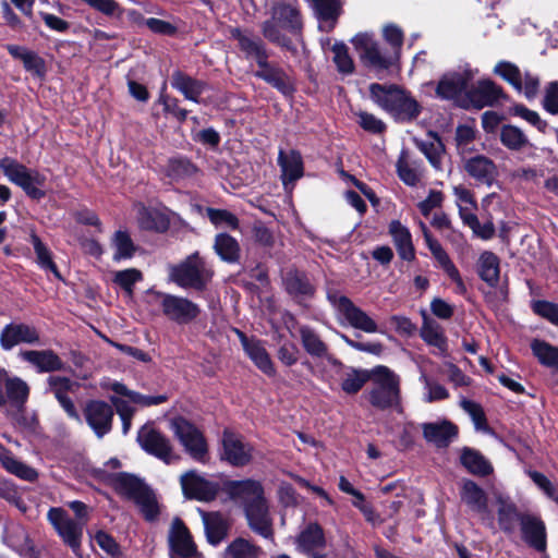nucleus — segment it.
I'll return each mask as SVG.
<instances>
[{"label": "nucleus", "instance_id": "obj_5", "mask_svg": "<svg viewBox=\"0 0 558 558\" xmlns=\"http://www.w3.org/2000/svg\"><path fill=\"white\" fill-rule=\"evenodd\" d=\"M213 276V269L198 252H194L180 263L169 266V280L183 289L203 291Z\"/></svg>", "mask_w": 558, "mask_h": 558}, {"label": "nucleus", "instance_id": "obj_3", "mask_svg": "<svg viewBox=\"0 0 558 558\" xmlns=\"http://www.w3.org/2000/svg\"><path fill=\"white\" fill-rule=\"evenodd\" d=\"M302 26V16L296 0H287L272 7L271 19L264 22L262 32L269 41L289 48L290 40L281 33V29L296 35L301 32Z\"/></svg>", "mask_w": 558, "mask_h": 558}, {"label": "nucleus", "instance_id": "obj_62", "mask_svg": "<svg viewBox=\"0 0 558 558\" xmlns=\"http://www.w3.org/2000/svg\"><path fill=\"white\" fill-rule=\"evenodd\" d=\"M420 379L426 389V395L424 398L426 402L430 403L434 401L445 400L449 397V393L444 386L432 381L425 374H422Z\"/></svg>", "mask_w": 558, "mask_h": 558}, {"label": "nucleus", "instance_id": "obj_47", "mask_svg": "<svg viewBox=\"0 0 558 558\" xmlns=\"http://www.w3.org/2000/svg\"><path fill=\"white\" fill-rule=\"evenodd\" d=\"M478 275L489 286L494 287L499 280V259L492 252H484L478 259Z\"/></svg>", "mask_w": 558, "mask_h": 558}, {"label": "nucleus", "instance_id": "obj_10", "mask_svg": "<svg viewBox=\"0 0 558 558\" xmlns=\"http://www.w3.org/2000/svg\"><path fill=\"white\" fill-rule=\"evenodd\" d=\"M170 427L186 452L193 459L204 462L207 454V442L203 434L183 417L171 420Z\"/></svg>", "mask_w": 558, "mask_h": 558}, {"label": "nucleus", "instance_id": "obj_31", "mask_svg": "<svg viewBox=\"0 0 558 558\" xmlns=\"http://www.w3.org/2000/svg\"><path fill=\"white\" fill-rule=\"evenodd\" d=\"M230 34L232 38L238 40L239 47L245 53V57L254 59L257 65L268 59V52L260 38L244 33L239 28H232Z\"/></svg>", "mask_w": 558, "mask_h": 558}, {"label": "nucleus", "instance_id": "obj_59", "mask_svg": "<svg viewBox=\"0 0 558 558\" xmlns=\"http://www.w3.org/2000/svg\"><path fill=\"white\" fill-rule=\"evenodd\" d=\"M333 62L342 74H351L354 70V63L349 56L348 48L344 44H335L332 46Z\"/></svg>", "mask_w": 558, "mask_h": 558}, {"label": "nucleus", "instance_id": "obj_16", "mask_svg": "<svg viewBox=\"0 0 558 558\" xmlns=\"http://www.w3.org/2000/svg\"><path fill=\"white\" fill-rule=\"evenodd\" d=\"M495 73L511 84L518 92L524 93L527 98H534L538 92L539 81L537 77L525 73L522 76L517 65L510 62L501 61L496 64Z\"/></svg>", "mask_w": 558, "mask_h": 558}, {"label": "nucleus", "instance_id": "obj_29", "mask_svg": "<svg viewBox=\"0 0 558 558\" xmlns=\"http://www.w3.org/2000/svg\"><path fill=\"white\" fill-rule=\"evenodd\" d=\"M468 97L476 108L492 106L504 97L501 88L490 80H483L468 90Z\"/></svg>", "mask_w": 558, "mask_h": 558}, {"label": "nucleus", "instance_id": "obj_26", "mask_svg": "<svg viewBox=\"0 0 558 558\" xmlns=\"http://www.w3.org/2000/svg\"><path fill=\"white\" fill-rule=\"evenodd\" d=\"M422 429L426 441L438 448L448 447L458 435V427L449 421L424 423Z\"/></svg>", "mask_w": 558, "mask_h": 558}, {"label": "nucleus", "instance_id": "obj_42", "mask_svg": "<svg viewBox=\"0 0 558 558\" xmlns=\"http://www.w3.org/2000/svg\"><path fill=\"white\" fill-rule=\"evenodd\" d=\"M264 550L244 537L234 538L225 549V558H263Z\"/></svg>", "mask_w": 558, "mask_h": 558}, {"label": "nucleus", "instance_id": "obj_44", "mask_svg": "<svg viewBox=\"0 0 558 558\" xmlns=\"http://www.w3.org/2000/svg\"><path fill=\"white\" fill-rule=\"evenodd\" d=\"M29 241L36 254V263L44 270H50L56 278L62 279L57 265L52 259V253L36 233H31Z\"/></svg>", "mask_w": 558, "mask_h": 558}, {"label": "nucleus", "instance_id": "obj_57", "mask_svg": "<svg viewBox=\"0 0 558 558\" xmlns=\"http://www.w3.org/2000/svg\"><path fill=\"white\" fill-rule=\"evenodd\" d=\"M197 171L196 166L184 158L171 159L168 165V175L174 180L193 178Z\"/></svg>", "mask_w": 558, "mask_h": 558}, {"label": "nucleus", "instance_id": "obj_12", "mask_svg": "<svg viewBox=\"0 0 558 558\" xmlns=\"http://www.w3.org/2000/svg\"><path fill=\"white\" fill-rule=\"evenodd\" d=\"M47 518L63 542L74 553H77L81 547L83 529L86 524L71 518L62 508H51L47 513Z\"/></svg>", "mask_w": 558, "mask_h": 558}, {"label": "nucleus", "instance_id": "obj_54", "mask_svg": "<svg viewBox=\"0 0 558 558\" xmlns=\"http://www.w3.org/2000/svg\"><path fill=\"white\" fill-rule=\"evenodd\" d=\"M138 506L141 512L147 520L156 519L158 514V504L154 493L145 486L133 499Z\"/></svg>", "mask_w": 558, "mask_h": 558}, {"label": "nucleus", "instance_id": "obj_4", "mask_svg": "<svg viewBox=\"0 0 558 558\" xmlns=\"http://www.w3.org/2000/svg\"><path fill=\"white\" fill-rule=\"evenodd\" d=\"M369 93L372 99L397 120L411 121L421 112L418 102L396 85L374 83L369 86Z\"/></svg>", "mask_w": 558, "mask_h": 558}, {"label": "nucleus", "instance_id": "obj_13", "mask_svg": "<svg viewBox=\"0 0 558 558\" xmlns=\"http://www.w3.org/2000/svg\"><path fill=\"white\" fill-rule=\"evenodd\" d=\"M180 484L186 498L205 502L214 500L220 490L218 483L206 478L194 470L183 473Z\"/></svg>", "mask_w": 558, "mask_h": 558}, {"label": "nucleus", "instance_id": "obj_23", "mask_svg": "<svg viewBox=\"0 0 558 558\" xmlns=\"http://www.w3.org/2000/svg\"><path fill=\"white\" fill-rule=\"evenodd\" d=\"M295 544L300 551L313 558H323L317 555L326 546L323 527L317 523H308L296 536Z\"/></svg>", "mask_w": 558, "mask_h": 558}, {"label": "nucleus", "instance_id": "obj_64", "mask_svg": "<svg viewBox=\"0 0 558 558\" xmlns=\"http://www.w3.org/2000/svg\"><path fill=\"white\" fill-rule=\"evenodd\" d=\"M533 311L550 323L558 325V304L547 301H536L533 303Z\"/></svg>", "mask_w": 558, "mask_h": 558}, {"label": "nucleus", "instance_id": "obj_7", "mask_svg": "<svg viewBox=\"0 0 558 558\" xmlns=\"http://www.w3.org/2000/svg\"><path fill=\"white\" fill-rule=\"evenodd\" d=\"M0 169L14 184L20 186L31 198L40 199L45 192L40 189L46 177L37 170L28 169L16 160L5 157L0 159Z\"/></svg>", "mask_w": 558, "mask_h": 558}, {"label": "nucleus", "instance_id": "obj_21", "mask_svg": "<svg viewBox=\"0 0 558 558\" xmlns=\"http://www.w3.org/2000/svg\"><path fill=\"white\" fill-rule=\"evenodd\" d=\"M39 342V332L26 324H9L0 333V344L3 350H11L19 343L36 344Z\"/></svg>", "mask_w": 558, "mask_h": 558}, {"label": "nucleus", "instance_id": "obj_50", "mask_svg": "<svg viewBox=\"0 0 558 558\" xmlns=\"http://www.w3.org/2000/svg\"><path fill=\"white\" fill-rule=\"evenodd\" d=\"M461 219L482 240H490L495 235L494 223L489 220L481 223L477 216L468 210V208H461Z\"/></svg>", "mask_w": 558, "mask_h": 558}, {"label": "nucleus", "instance_id": "obj_58", "mask_svg": "<svg viewBox=\"0 0 558 558\" xmlns=\"http://www.w3.org/2000/svg\"><path fill=\"white\" fill-rule=\"evenodd\" d=\"M421 336L427 343L435 347H441L445 343V336L441 327L437 322L427 317L424 318Z\"/></svg>", "mask_w": 558, "mask_h": 558}, {"label": "nucleus", "instance_id": "obj_19", "mask_svg": "<svg viewBox=\"0 0 558 558\" xmlns=\"http://www.w3.org/2000/svg\"><path fill=\"white\" fill-rule=\"evenodd\" d=\"M473 77L474 72L471 69L446 73L437 84L436 95L441 99L456 100L464 92L468 93Z\"/></svg>", "mask_w": 558, "mask_h": 558}, {"label": "nucleus", "instance_id": "obj_53", "mask_svg": "<svg viewBox=\"0 0 558 558\" xmlns=\"http://www.w3.org/2000/svg\"><path fill=\"white\" fill-rule=\"evenodd\" d=\"M397 172L402 182L407 185L415 186L421 179V172L417 166L411 163L405 151H402L397 161Z\"/></svg>", "mask_w": 558, "mask_h": 558}, {"label": "nucleus", "instance_id": "obj_51", "mask_svg": "<svg viewBox=\"0 0 558 558\" xmlns=\"http://www.w3.org/2000/svg\"><path fill=\"white\" fill-rule=\"evenodd\" d=\"M421 229L423 231V235L425 239V243L427 247L429 248L432 255L434 258L439 263L441 268L447 271V269H450L454 266V264L451 262L449 255L446 253V251L442 248L441 244L432 236L430 232L427 230V227L425 223H420Z\"/></svg>", "mask_w": 558, "mask_h": 558}, {"label": "nucleus", "instance_id": "obj_18", "mask_svg": "<svg viewBox=\"0 0 558 558\" xmlns=\"http://www.w3.org/2000/svg\"><path fill=\"white\" fill-rule=\"evenodd\" d=\"M47 391L51 392L66 415L77 422H82L81 416L74 405V402L69 397V393H74L80 385L65 376H49L47 378Z\"/></svg>", "mask_w": 558, "mask_h": 558}, {"label": "nucleus", "instance_id": "obj_60", "mask_svg": "<svg viewBox=\"0 0 558 558\" xmlns=\"http://www.w3.org/2000/svg\"><path fill=\"white\" fill-rule=\"evenodd\" d=\"M207 216L216 227H228L232 230L239 228V219L236 216L226 209L208 208Z\"/></svg>", "mask_w": 558, "mask_h": 558}, {"label": "nucleus", "instance_id": "obj_20", "mask_svg": "<svg viewBox=\"0 0 558 558\" xmlns=\"http://www.w3.org/2000/svg\"><path fill=\"white\" fill-rule=\"evenodd\" d=\"M168 542L172 558H192L197 553L187 527L179 518L171 522Z\"/></svg>", "mask_w": 558, "mask_h": 558}, {"label": "nucleus", "instance_id": "obj_24", "mask_svg": "<svg viewBox=\"0 0 558 558\" xmlns=\"http://www.w3.org/2000/svg\"><path fill=\"white\" fill-rule=\"evenodd\" d=\"M255 76L265 81L283 95H290L294 90L293 81L280 68L268 62V59L258 64Z\"/></svg>", "mask_w": 558, "mask_h": 558}, {"label": "nucleus", "instance_id": "obj_38", "mask_svg": "<svg viewBox=\"0 0 558 558\" xmlns=\"http://www.w3.org/2000/svg\"><path fill=\"white\" fill-rule=\"evenodd\" d=\"M0 463L9 473L14 474L24 481L34 482L38 477V473L34 468L17 460L4 448L0 449Z\"/></svg>", "mask_w": 558, "mask_h": 558}, {"label": "nucleus", "instance_id": "obj_48", "mask_svg": "<svg viewBox=\"0 0 558 558\" xmlns=\"http://www.w3.org/2000/svg\"><path fill=\"white\" fill-rule=\"evenodd\" d=\"M110 389L118 395L128 397L132 402L142 407H150L163 403L167 401V396H145L128 389L123 384L114 381L110 385Z\"/></svg>", "mask_w": 558, "mask_h": 558}, {"label": "nucleus", "instance_id": "obj_56", "mask_svg": "<svg viewBox=\"0 0 558 558\" xmlns=\"http://www.w3.org/2000/svg\"><path fill=\"white\" fill-rule=\"evenodd\" d=\"M113 282L132 296L135 283L143 280V274L136 268L118 270L113 274Z\"/></svg>", "mask_w": 558, "mask_h": 558}, {"label": "nucleus", "instance_id": "obj_55", "mask_svg": "<svg viewBox=\"0 0 558 558\" xmlns=\"http://www.w3.org/2000/svg\"><path fill=\"white\" fill-rule=\"evenodd\" d=\"M531 348L534 355L543 365L557 368L558 348L541 340H534L531 344Z\"/></svg>", "mask_w": 558, "mask_h": 558}, {"label": "nucleus", "instance_id": "obj_9", "mask_svg": "<svg viewBox=\"0 0 558 558\" xmlns=\"http://www.w3.org/2000/svg\"><path fill=\"white\" fill-rule=\"evenodd\" d=\"M352 44L364 64L375 70H386L398 60V53L383 51L368 33L355 35Z\"/></svg>", "mask_w": 558, "mask_h": 558}, {"label": "nucleus", "instance_id": "obj_32", "mask_svg": "<svg viewBox=\"0 0 558 558\" xmlns=\"http://www.w3.org/2000/svg\"><path fill=\"white\" fill-rule=\"evenodd\" d=\"M286 291L294 299L313 296L315 289L306 275L298 269H289L282 277Z\"/></svg>", "mask_w": 558, "mask_h": 558}, {"label": "nucleus", "instance_id": "obj_33", "mask_svg": "<svg viewBox=\"0 0 558 558\" xmlns=\"http://www.w3.org/2000/svg\"><path fill=\"white\" fill-rule=\"evenodd\" d=\"M464 169L470 177L478 182L489 184L496 173V165L492 159L483 155H476L465 160Z\"/></svg>", "mask_w": 558, "mask_h": 558}, {"label": "nucleus", "instance_id": "obj_17", "mask_svg": "<svg viewBox=\"0 0 558 558\" xmlns=\"http://www.w3.org/2000/svg\"><path fill=\"white\" fill-rule=\"evenodd\" d=\"M83 414L86 423L97 437L101 438L111 430L114 413L112 407L107 402L101 400L88 401Z\"/></svg>", "mask_w": 558, "mask_h": 558}, {"label": "nucleus", "instance_id": "obj_28", "mask_svg": "<svg viewBox=\"0 0 558 558\" xmlns=\"http://www.w3.org/2000/svg\"><path fill=\"white\" fill-rule=\"evenodd\" d=\"M278 165L281 169V180L284 187L288 184L294 183L303 175V160L301 154L296 150H290L288 153L282 149L278 154Z\"/></svg>", "mask_w": 558, "mask_h": 558}, {"label": "nucleus", "instance_id": "obj_30", "mask_svg": "<svg viewBox=\"0 0 558 558\" xmlns=\"http://www.w3.org/2000/svg\"><path fill=\"white\" fill-rule=\"evenodd\" d=\"M521 531L523 539L538 551L546 548V531L543 521L538 518L524 514L521 518Z\"/></svg>", "mask_w": 558, "mask_h": 558}, {"label": "nucleus", "instance_id": "obj_15", "mask_svg": "<svg viewBox=\"0 0 558 558\" xmlns=\"http://www.w3.org/2000/svg\"><path fill=\"white\" fill-rule=\"evenodd\" d=\"M137 441L143 450L168 464L177 459L170 440L150 425H144L138 430Z\"/></svg>", "mask_w": 558, "mask_h": 558}, {"label": "nucleus", "instance_id": "obj_40", "mask_svg": "<svg viewBox=\"0 0 558 558\" xmlns=\"http://www.w3.org/2000/svg\"><path fill=\"white\" fill-rule=\"evenodd\" d=\"M460 461L474 475L486 476L493 472L489 461L480 451L472 448H463Z\"/></svg>", "mask_w": 558, "mask_h": 558}, {"label": "nucleus", "instance_id": "obj_43", "mask_svg": "<svg viewBox=\"0 0 558 558\" xmlns=\"http://www.w3.org/2000/svg\"><path fill=\"white\" fill-rule=\"evenodd\" d=\"M499 137L501 144L510 150L519 151L533 146L524 132L511 124L501 126Z\"/></svg>", "mask_w": 558, "mask_h": 558}, {"label": "nucleus", "instance_id": "obj_37", "mask_svg": "<svg viewBox=\"0 0 558 558\" xmlns=\"http://www.w3.org/2000/svg\"><path fill=\"white\" fill-rule=\"evenodd\" d=\"M498 523L500 529L506 533H511L515 530L518 522L521 523L523 517L518 512L515 505L502 495L496 496Z\"/></svg>", "mask_w": 558, "mask_h": 558}, {"label": "nucleus", "instance_id": "obj_25", "mask_svg": "<svg viewBox=\"0 0 558 558\" xmlns=\"http://www.w3.org/2000/svg\"><path fill=\"white\" fill-rule=\"evenodd\" d=\"M240 338L245 353L255 366L265 375L275 376L274 363L263 343L254 338L248 339L243 333H240Z\"/></svg>", "mask_w": 558, "mask_h": 558}, {"label": "nucleus", "instance_id": "obj_2", "mask_svg": "<svg viewBox=\"0 0 558 558\" xmlns=\"http://www.w3.org/2000/svg\"><path fill=\"white\" fill-rule=\"evenodd\" d=\"M372 386L366 392L368 402L378 410H401V378L385 365L371 369Z\"/></svg>", "mask_w": 558, "mask_h": 558}, {"label": "nucleus", "instance_id": "obj_6", "mask_svg": "<svg viewBox=\"0 0 558 558\" xmlns=\"http://www.w3.org/2000/svg\"><path fill=\"white\" fill-rule=\"evenodd\" d=\"M327 299L336 311L340 324L348 325L366 333L380 332L376 320L364 310L355 305L348 296L337 291H328Z\"/></svg>", "mask_w": 558, "mask_h": 558}, {"label": "nucleus", "instance_id": "obj_1", "mask_svg": "<svg viewBox=\"0 0 558 558\" xmlns=\"http://www.w3.org/2000/svg\"><path fill=\"white\" fill-rule=\"evenodd\" d=\"M225 489L231 499L243 505L248 526L265 538L271 537V520L260 482L252 478L229 481Z\"/></svg>", "mask_w": 558, "mask_h": 558}, {"label": "nucleus", "instance_id": "obj_49", "mask_svg": "<svg viewBox=\"0 0 558 558\" xmlns=\"http://www.w3.org/2000/svg\"><path fill=\"white\" fill-rule=\"evenodd\" d=\"M300 337L303 348L310 355L323 357L327 354V344L310 327L302 326L300 328Z\"/></svg>", "mask_w": 558, "mask_h": 558}, {"label": "nucleus", "instance_id": "obj_61", "mask_svg": "<svg viewBox=\"0 0 558 558\" xmlns=\"http://www.w3.org/2000/svg\"><path fill=\"white\" fill-rule=\"evenodd\" d=\"M116 487L128 497H134L145 487L136 477L129 474H121L116 480Z\"/></svg>", "mask_w": 558, "mask_h": 558}, {"label": "nucleus", "instance_id": "obj_36", "mask_svg": "<svg viewBox=\"0 0 558 558\" xmlns=\"http://www.w3.org/2000/svg\"><path fill=\"white\" fill-rule=\"evenodd\" d=\"M201 513L208 542L213 545L219 544L228 534V520L219 512Z\"/></svg>", "mask_w": 558, "mask_h": 558}, {"label": "nucleus", "instance_id": "obj_39", "mask_svg": "<svg viewBox=\"0 0 558 558\" xmlns=\"http://www.w3.org/2000/svg\"><path fill=\"white\" fill-rule=\"evenodd\" d=\"M137 222L141 229L154 230L158 232L166 231L169 226L167 217L158 209L148 208L144 205H137Z\"/></svg>", "mask_w": 558, "mask_h": 558}, {"label": "nucleus", "instance_id": "obj_46", "mask_svg": "<svg viewBox=\"0 0 558 558\" xmlns=\"http://www.w3.org/2000/svg\"><path fill=\"white\" fill-rule=\"evenodd\" d=\"M111 246L114 250L112 258L116 262L132 258L136 251V246L131 239V235L123 230H118L113 233Z\"/></svg>", "mask_w": 558, "mask_h": 558}, {"label": "nucleus", "instance_id": "obj_14", "mask_svg": "<svg viewBox=\"0 0 558 558\" xmlns=\"http://www.w3.org/2000/svg\"><path fill=\"white\" fill-rule=\"evenodd\" d=\"M29 396V386L20 377H9L0 367V407L10 404L16 412L23 411Z\"/></svg>", "mask_w": 558, "mask_h": 558}, {"label": "nucleus", "instance_id": "obj_52", "mask_svg": "<svg viewBox=\"0 0 558 558\" xmlns=\"http://www.w3.org/2000/svg\"><path fill=\"white\" fill-rule=\"evenodd\" d=\"M371 379V369L352 368L341 381V388L349 395L359 392L366 381Z\"/></svg>", "mask_w": 558, "mask_h": 558}, {"label": "nucleus", "instance_id": "obj_63", "mask_svg": "<svg viewBox=\"0 0 558 558\" xmlns=\"http://www.w3.org/2000/svg\"><path fill=\"white\" fill-rule=\"evenodd\" d=\"M383 35L385 40L391 46V53H400V49L403 44V33L402 31L393 25H386L383 29Z\"/></svg>", "mask_w": 558, "mask_h": 558}, {"label": "nucleus", "instance_id": "obj_41", "mask_svg": "<svg viewBox=\"0 0 558 558\" xmlns=\"http://www.w3.org/2000/svg\"><path fill=\"white\" fill-rule=\"evenodd\" d=\"M214 250L216 254L226 263L234 264L240 259V244L236 239L227 233H219L216 235Z\"/></svg>", "mask_w": 558, "mask_h": 558}, {"label": "nucleus", "instance_id": "obj_22", "mask_svg": "<svg viewBox=\"0 0 558 558\" xmlns=\"http://www.w3.org/2000/svg\"><path fill=\"white\" fill-rule=\"evenodd\" d=\"M20 356L36 367L38 373H52L65 367V363L52 350H25L20 352Z\"/></svg>", "mask_w": 558, "mask_h": 558}, {"label": "nucleus", "instance_id": "obj_11", "mask_svg": "<svg viewBox=\"0 0 558 558\" xmlns=\"http://www.w3.org/2000/svg\"><path fill=\"white\" fill-rule=\"evenodd\" d=\"M162 314L171 322L186 325L201 314V307L187 298L158 292Z\"/></svg>", "mask_w": 558, "mask_h": 558}, {"label": "nucleus", "instance_id": "obj_27", "mask_svg": "<svg viewBox=\"0 0 558 558\" xmlns=\"http://www.w3.org/2000/svg\"><path fill=\"white\" fill-rule=\"evenodd\" d=\"M388 232L401 259L412 262L415 258V250L410 230L399 220L389 223Z\"/></svg>", "mask_w": 558, "mask_h": 558}, {"label": "nucleus", "instance_id": "obj_45", "mask_svg": "<svg viewBox=\"0 0 558 558\" xmlns=\"http://www.w3.org/2000/svg\"><path fill=\"white\" fill-rule=\"evenodd\" d=\"M319 19L322 20L320 28L330 32L340 11L339 0H313Z\"/></svg>", "mask_w": 558, "mask_h": 558}, {"label": "nucleus", "instance_id": "obj_35", "mask_svg": "<svg viewBox=\"0 0 558 558\" xmlns=\"http://www.w3.org/2000/svg\"><path fill=\"white\" fill-rule=\"evenodd\" d=\"M171 85L191 101L199 102V96L206 90L207 85L203 81L195 80L180 71L172 74Z\"/></svg>", "mask_w": 558, "mask_h": 558}, {"label": "nucleus", "instance_id": "obj_8", "mask_svg": "<svg viewBox=\"0 0 558 558\" xmlns=\"http://www.w3.org/2000/svg\"><path fill=\"white\" fill-rule=\"evenodd\" d=\"M220 445V460L234 468L246 466L254 459V446L241 434L231 429L223 430Z\"/></svg>", "mask_w": 558, "mask_h": 558}, {"label": "nucleus", "instance_id": "obj_34", "mask_svg": "<svg viewBox=\"0 0 558 558\" xmlns=\"http://www.w3.org/2000/svg\"><path fill=\"white\" fill-rule=\"evenodd\" d=\"M460 497L472 511L477 513L487 512V496L475 482L464 480L461 484Z\"/></svg>", "mask_w": 558, "mask_h": 558}]
</instances>
